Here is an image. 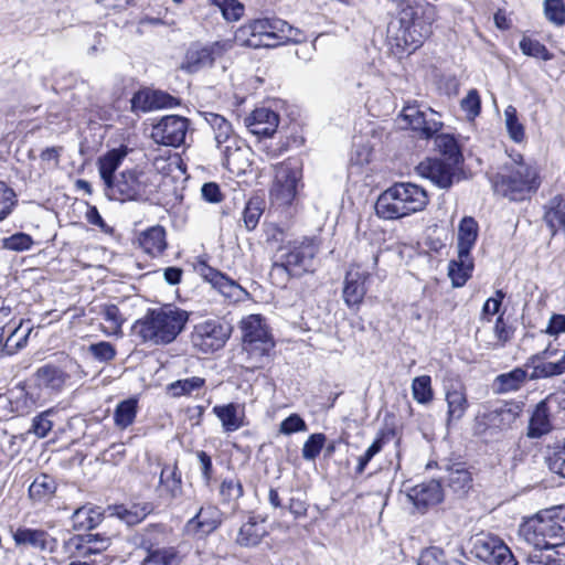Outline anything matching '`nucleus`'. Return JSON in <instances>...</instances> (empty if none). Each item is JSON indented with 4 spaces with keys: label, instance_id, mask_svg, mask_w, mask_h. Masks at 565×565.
<instances>
[{
    "label": "nucleus",
    "instance_id": "nucleus-54",
    "mask_svg": "<svg viewBox=\"0 0 565 565\" xmlns=\"http://www.w3.org/2000/svg\"><path fill=\"white\" fill-rule=\"evenodd\" d=\"M87 352L98 362L107 363L115 359L116 349L115 347L107 341H100L97 343H92L87 348Z\"/></svg>",
    "mask_w": 565,
    "mask_h": 565
},
{
    "label": "nucleus",
    "instance_id": "nucleus-26",
    "mask_svg": "<svg viewBox=\"0 0 565 565\" xmlns=\"http://www.w3.org/2000/svg\"><path fill=\"white\" fill-rule=\"evenodd\" d=\"M554 399L555 395L550 394L545 399L541 401L536 405L529 424L530 437H541L552 429L548 404Z\"/></svg>",
    "mask_w": 565,
    "mask_h": 565
},
{
    "label": "nucleus",
    "instance_id": "nucleus-47",
    "mask_svg": "<svg viewBox=\"0 0 565 565\" xmlns=\"http://www.w3.org/2000/svg\"><path fill=\"white\" fill-rule=\"evenodd\" d=\"M547 462L553 472L565 478V440L556 441L550 447Z\"/></svg>",
    "mask_w": 565,
    "mask_h": 565
},
{
    "label": "nucleus",
    "instance_id": "nucleus-40",
    "mask_svg": "<svg viewBox=\"0 0 565 565\" xmlns=\"http://www.w3.org/2000/svg\"><path fill=\"white\" fill-rule=\"evenodd\" d=\"M105 543L106 541L102 540L100 546H95L87 543L82 535H75L65 542V550L71 558H87L105 551Z\"/></svg>",
    "mask_w": 565,
    "mask_h": 565
},
{
    "label": "nucleus",
    "instance_id": "nucleus-2",
    "mask_svg": "<svg viewBox=\"0 0 565 565\" xmlns=\"http://www.w3.org/2000/svg\"><path fill=\"white\" fill-rule=\"evenodd\" d=\"M429 202L427 191L412 182H397L376 200V215L383 220H399L423 211Z\"/></svg>",
    "mask_w": 565,
    "mask_h": 565
},
{
    "label": "nucleus",
    "instance_id": "nucleus-44",
    "mask_svg": "<svg viewBox=\"0 0 565 565\" xmlns=\"http://www.w3.org/2000/svg\"><path fill=\"white\" fill-rule=\"evenodd\" d=\"M138 402L136 398H128L120 402L114 412V423L120 429H126L136 418Z\"/></svg>",
    "mask_w": 565,
    "mask_h": 565
},
{
    "label": "nucleus",
    "instance_id": "nucleus-59",
    "mask_svg": "<svg viewBox=\"0 0 565 565\" xmlns=\"http://www.w3.org/2000/svg\"><path fill=\"white\" fill-rule=\"evenodd\" d=\"M220 494L226 502L236 501L243 495V486L237 479H224L220 487Z\"/></svg>",
    "mask_w": 565,
    "mask_h": 565
},
{
    "label": "nucleus",
    "instance_id": "nucleus-46",
    "mask_svg": "<svg viewBox=\"0 0 565 565\" xmlns=\"http://www.w3.org/2000/svg\"><path fill=\"white\" fill-rule=\"evenodd\" d=\"M160 483L166 487V489L170 492L171 497L177 498L181 494L182 490V481L181 475L178 471L175 465L166 466L161 470L160 475Z\"/></svg>",
    "mask_w": 565,
    "mask_h": 565
},
{
    "label": "nucleus",
    "instance_id": "nucleus-52",
    "mask_svg": "<svg viewBox=\"0 0 565 565\" xmlns=\"http://www.w3.org/2000/svg\"><path fill=\"white\" fill-rule=\"evenodd\" d=\"M504 117L510 138L515 142H521L524 139V127L518 119L515 107L508 106L504 110Z\"/></svg>",
    "mask_w": 565,
    "mask_h": 565
},
{
    "label": "nucleus",
    "instance_id": "nucleus-9",
    "mask_svg": "<svg viewBox=\"0 0 565 565\" xmlns=\"http://www.w3.org/2000/svg\"><path fill=\"white\" fill-rule=\"evenodd\" d=\"M232 49L233 43L230 39L218 40L207 45L193 44L188 49L181 68L193 74L212 67Z\"/></svg>",
    "mask_w": 565,
    "mask_h": 565
},
{
    "label": "nucleus",
    "instance_id": "nucleus-51",
    "mask_svg": "<svg viewBox=\"0 0 565 565\" xmlns=\"http://www.w3.org/2000/svg\"><path fill=\"white\" fill-rule=\"evenodd\" d=\"M18 204L13 189L0 181V222L6 220Z\"/></svg>",
    "mask_w": 565,
    "mask_h": 565
},
{
    "label": "nucleus",
    "instance_id": "nucleus-13",
    "mask_svg": "<svg viewBox=\"0 0 565 565\" xmlns=\"http://www.w3.org/2000/svg\"><path fill=\"white\" fill-rule=\"evenodd\" d=\"M242 332L245 350L249 353L263 356L274 347L268 330L258 315H250L242 321Z\"/></svg>",
    "mask_w": 565,
    "mask_h": 565
},
{
    "label": "nucleus",
    "instance_id": "nucleus-30",
    "mask_svg": "<svg viewBox=\"0 0 565 565\" xmlns=\"http://www.w3.org/2000/svg\"><path fill=\"white\" fill-rule=\"evenodd\" d=\"M35 379L39 386L58 392L65 385L68 375L56 365L45 364L36 370Z\"/></svg>",
    "mask_w": 565,
    "mask_h": 565
},
{
    "label": "nucleus",
    "instance_id": "nucleus-34",
    "mask_svg": "<svg viewBox=\"0 0 565 565\" xmlns=\"http://www.w3.org/2000/svg\"><path fill=\"white\" fill-rule=\"evenodd\" d=\"M126 154V150L124 149H113L99 158L98 171L104 181L105 189H108L110 183L115 181L116 175H114V173L119 168Z\"/></svg>",
    "mask_w": 565,
    "mask_h": 565
},
{
    "label": "nucleus",
    "instance_id": "nucleus-8",
    "mask_svg": "<svg viewBox=\"0 0 565 565\" xmlns=\"http://www.w3.org/2000/svg\"><path fill=\"white\" fill-rule=\"evenodd\" d=\"M301 171L291 161L279 163L275 168V179L270 189V200L279 206L290 205L297 193Z\"/></svg>",
    "mask_w": 565,
    "mask_h": 565
},
{
    "label": "nucleus",
    "instance_id": "nucleus-24",
    "mask_svg": "<svg viewBox=\"0 0 565 565\" xmlns=\"http://www.w3.org/2000/svg\"><path fill=\"white\" fill-rule=\"evenodd\" d=\"M223 153L222 163L233 173L245 172L248 162V152L249 149L241 146V141L238 139L233 143L225 145L222 149H220Z\"/></svg>",
    "mask_w": 565,
    "mask_h": 565
},
{
    "label": "nucleus",
    "instance_id": "nucleus-1",
    "mask_svg": "<svg viewBox=\"0 0 565 565\" xmlns=\"http://www.w3.org/2000/svg\"><path fill=\"white\" fill-rule=\"evenodd\" d=\"M269 239L282 243L276 249L269 271L274 285L286 287L291 277H299L313 269L315 257L319 252V244L315 238L305 236L286 241L285 233L274 227Z\"/></svg>",
    "mask_w": 565,
    "mask_h": 565
},
{
    "label": "nucleus",
    "instance_id": "nucleus-10",
    "mask_svg": "<svg viewBox=\"0 0 565 565\" xmlns=\"http://www.w3.org/2000/svg\"><path fill=\"white\" fill-rule=\"evenodd\" d=\"M471 553L490 565H518L509 546L498 536L490 533L476 534L472 540Z\"/></svg>",
    "mask_w": 565,
    "mask_h": 565
},
{
    "label": "nucleus",
    "instance_id": "nucleus-32",
    "mask_svg": "<svg viewBox=\"0 0 565 565\" xmlns=\"http://www.w3.org/2000/svg\"><path fill=\"white\" fill-rule=\"evenodd\" d=\"M544 221L554 236L558 230L565 231V199L556 195L545 205Z\"/></svg>",
    "mask_w": 565,
    "mask_h": 565
},
{
    "label": "nucleus",
    "instance_id": "nucleus-15",
    "mask_svg": "<svg viewBox=\"0 0 565 565\" xmlns=\"http://www.w3.org/2000/svg\"><path fill=\"white\" fill-rule=\"evenodd\" d=\"M370 271L361 265H352L347 271L343 287V299L349 308L359 309L366 294L365 281Z\"/></svg>",
    "mask_w": 565,
    "mask_h": 565
},
{
    "label": "nucleus",
    "instance_id": "nucleus-60",
    "mask_svg": "<svg viewBox=\"0 0 565 565\" xmlns=\"http://www.w3.org/2000/svg\"><path fill=\"white\" fill-rule=\"evenodd\" d=\"M326 441L323 434H312L306 440L302 447V458L306 460H315L320 454Z\"/></svg>",
    "mask_w": 565,
    "mask_h": 565
},
{
    "label": "nucleus",
    "instance_id": "nucleus-3",
    "mask_svg": "<svg viewBox=\"0 0 565 565\" xmlns=\"http://www.w3.org/2000/svg\"><path fill=\"white\" fill-rule=\"evenodd\" d=\"M188 313L172 305L150 309L134 324V331L143 342L171 343L183 330Z\"/></svg>",
    "mask_w": 565,
    "mask_h": 565
},
{
    "label": "nucleus",
    "instance_id": "nucleus-35",
    "mask_svg": "<svg viewBox=\"0 0 565 565\" xmlns=\"http://www.w3.org/2000/svg\"><path fill=\"white\" fill-rule=\"evenodd\" d=\"M152 504L149 502L121 504L114 508V514L127 525H136L143 521L152 511Z\"/></svg>",
    "mask_w": 565,
    "mask_h": 565
},
{
    "label": "nucleus",
    "instance_id": "nucleus-58",
    "mask_svg": "<svg viewBox=\"0 0 565 565\" xmlns=\"http://www.w3.org/2000/svg\"><path fill=\"white\" fill-rule=\"evenodd\" d=\"M232 43H236L241 46L259 49L262 47V42L258 41L255 36V33L252 31L249 23H246L238 28L234 34V39L231 40Z\"/></svg>",
    "mask_w": 565,
    "mask_h": 565
},
{
    "label": "nucleus",
    "instance_id": "nucleus-14",
    "mask_svg": "<svg viewBox=\"0 0 565 565\" xmlns=\"http://www.w3.org/2000/svg\"><path fill=\"white\" fill-rule=\"evenodd\" d=\"M189 128L188 119L181 116H166L151 129V138L156 143L179 147L184 142Z\"/></svg>",
    "mask_w": 565,
    "mask_h": 565
},
{
    "label": "nucleus",
    "instance_id": "nucleus-38",
    "mask_svg": "<svg viewBox=\"0 0 565 565\" xmlns=\"http://www.w3.org/2000/svg\"><path fill=\"white\" fill-rule=\"evenodd\" d=\"M265 535L266 529L263 522H257L254 518H249V520L239 527L236 542L245 547L256 546Z\"/></svg>",
    "mask_w": 565,
    "mask_h": 565
},
{
    "label": "nucleus",
    "instance_id": "nucleus-4",
    "mask_svg": "<svg viewBox=\"0 0 565 565\" xmlns=\"http://www.w3.org/2000/svg\"><path fill=\"white\" fill-rule=\"evenodd\" d=\"M536 168L524 161L521 154L511 157L493 179V188L498 194L511 201H522L540 186Z\"/></svg>",
    "mask_w": 565,
    "mask_h": 565
},
{
    "label": "nucleus",
    "instance_id": "nucleus-11",
    "mask_svg": "<svg viewBox=\"0 0 565 565\" xmlns=\"http://www.w3.org/2000/svg\"><path fill=\"white\" fill-rule=\"evenodd\" d=\"M232 332L230 323L221 320H206L195 326L191 340L199 351L211 353L222 349Z\"/></svg>",
    "mask_w": 565,
    "mask_h": 565
},
{
    "label": "nucleus",
    "instance_id": "nucleus-61",
    "mask_svg": "<svg viewBox=\"0 0 565 565\" xmlns=\"http://www.w3.org/2000/svg\"><path fill=\"white\" fill-rule=\"evenodd\" d=\"M102 315L104 317V320L109 323L107 332L109 334L119 333L124 319L120 315L118 307L115 305L105 306Z\"/></svg>",
    "mask_w": 565,
    "mask_h": 565
},
{
    "label": "nucleus",
    "instance_id": "nucleus-6",
    "mask_svg": "<svg viewBox=\"0 0 565 565\" xmlns=\"http://www.w3.org/2000/svg\"><path fill=\"white\" fill-rule=\"evenodd\" d=\"M524 540L537 550H548L565 543V507L543 510L521 526Z\"/></svg>",
    "mask_w": 565,
    "mask_h": 565
},
{
    "label": "nucleus",
    "instance_id": "nucleus-22",
    "mask_svg": "<svg viewBox=\"0 0 565 565\" xmlns=\"http://www.w3.org/2000/svg\"><path fill=\"white\" fill-rule=\"evenodd\" d=\"M255 36L260 41L262 47H274L280 43L284 38L278 32H284L285 22L280 20L257 19L248 22Z\"/></svg>",
    "mask_w": 565,
    "mask_h": 565
},
{
    "label": "nucleus",
    "instance_id": "nucleus-19",
    "mask_svg": "<svg viewBox=\"0 0 565 565\" xmlns=\"http://www.w3.org/2000/svg\"><path fill=\"white\" fill-rule=\"evenodd\" d=\"M13 541L18 546H30L41 552L53 553L57 548L56 539L38 529L19 527L13 533Z\"/></svg>",
    "mask_w": 565,
    "mask_h": 565
},
{
    "label": "nucleus",
    "instance_id": "nucleus-20",
    "mask_svg": "<svg viewBox=\"0 0 565 565\" xmlns=\"http://www.w3.org/2000/svg\"><path fill=\"white\" fill-rule=\"evenodd\" d=\"M244 121L250 134L258 137H270L278 127L279 117L275 111L262 107L256 108Z\"/></svg>",
    "mask_w": 565,
    "mask_h": 565
},
{
    "label": "nucleus",
    "instance_id": "nucleus-31",
    "mask_svg": "<svg viewBox=\"0 0 565 565\" xmlns=\"http://www.w3.org/2000/svg\"><path fill=\"white\" fill-rule=\"evenodd\" d=\"M473 258L470 254H459L448 265V276L455 287H462L471 277L473 270Z\"/></svg>",
    "mask_w": 565,
    "mask_h": 565
},
{
    "label": "nucleus",
    "instance_id": "nucleus-55",
    "mask_svg": "<svg viewBox=\"0 0 565 565\" xmlns=\"http://www.w3.org/2000/svg\"><path fill=\"white\" fill-rule=\"evenodd\" d=\"M544 13L546 19L555 25L565 24V4L563 0H545Z\"/></svg>",
    "mask_w": 565,
    "mask_h": 565
},
{
    "label": "nucleus",
    "instance_id": "nucleus-53",
    "mask_svg": "<svg viewBox=\"0 0 565 565\" xmlns=\"http://www.w3.org/2000/svg\"><path fill=\"white\" fill-rule=\"evenodd\" d=\"M1 243L4 249L12 252H25L32 248L34 241L29 234L20 232L9 237H4Z\"/></svg>",
    "mask_w": 565,
    "mask_h": 565
},
{
    "label": "nucleus",
    "instance_id": "nucleus-62",
    "mask_svg": "<svg viewBox=\"0 0 565 565\" xmlns=\"http://www.w3.org/2000/svg\"><path fill=\"white\" fill-rule=\"evenodd\" d=\"M52 411H45L35 416L29 433L34 434L38 438H44L51 431L53 423L50 419Z\"/></svg>",
    "mask_w": 565,
    "mask_h": 565
},
{
    "label": "nucleus",
    "instance_id": "nucleus-25",
    "mask_svg": "<svg viewBox=\"0 0 565 565\" xmlns=\"http://www.w3.org/2000/svg\"><path fill=\"white\" fill-rule=\"evenodd\" d=\"M213 413L222 423L225 433H233L244 426L245 411L244 406L235 403L216 405Z\"/></svg>",
    "mask_w": 565,
    "mask_h": 565
},
{
    "label": "nucleus",
    "instance_id": "nucleus-16",
    "mask_svg": "<svg viewBox=\"0 0 565 565\" xmlns=\"http://www.w3.org/2000/svg\"><path fill=\"white\" fill-rule=\"evenodd\" d=\"M132 113H147L160 108H171L178 104L177 99L161 90L143 88L134 94L131 100Z\"/></svg>",
    "mask_w": 565,
    "mask_h": 565
},
{
    "label": "nucleus",
    "instance_id": "nucleus-39",
    "mask_svg": "<svg viewBox=\"0 0 565 565\" xmlns=\"http://www.w3.org/2000/svg\"><path fill=\"white\" fill-rule=\"evenodd\" d=\"M103 520V513L99 508L93 507H81L76 509L72 514L73 529L92 530L96 527Z\"/></svg>",
    "mask_w": 565,
    "mask_h": 565
},
{
    "label": "nucleus",
    "instance_id": "nucleus-29",
    "mask_svg": "<svg viewBox=\"0 0 565 565\" xmlns=\"http://www.w3.org/2000/svg\"><path fill=\"white\" fill-rule=\"evenodd\" d=\"M529 381L527 372L522 367L498 375L493 381V391L497 394L514 393L521 390Z\"/></svg>",
    "mask_w": 565,
    "mask_h": 565
},
{
    "label": "nucleus",
    "instance_id": "nucleus-43",
    "mask_svg": "<svg viewBox=\"0 0 565 565\" xmlns=\"http://www.w3.org/2000/svg\"><path fill=\"white\" fill-rule=\"evenodd\" d=\"M205 380L199 376H192L174 381L167 385V393L174 398L190 396L193 392L201 390Z\"/></svg>",
    "mask_w": 565,
    "mask_h": 565
},
{
    "label": "nucleus",
    "instance_id": "nucleus-7",
    "mask_svg": "<svg viewBox=\"0 0 565 565\" xmlns=\"http://www.w3.org/2000/svg\"><path fill=\"white\" fill-rule=\"evenodd\" d=\"M157 174L152 170L140 167L125 169L115 177L105 194L108 199L127 202L145 201L152 193L153 179Z\"/></svg>",
    "mask_w": 565,
    "mask_h": 565
},
{
    "label": "nucleus",
    "instance_id": "nucleus-49",
    "mask_svg": "<svg viewBox=\"0 0 565 565\" xmlns=\"http://www.w3.org/2000/svg\"><path fill=\"white\" fill-rule=\"evenodd\" d=\"M520 50L524 55L540 58L543 61H550L553 58V55L548 52L544 44L531 38L524 36L520 41Z\"/></svg>",
    "mask_w": 565,
    "mask_h": 565
},
{
    "label": "nucleus",
    "instance_id": "nucleus-27",
    "mask_svg": "<svg viewBox=\"0 0 565 565\" xmlns=\"http://www.w3.org/2000/svg\"><path fill=\"white\" fill-rule=\"evenodd\" d=\"M201 116L212 128L218 149H222L225 145L235 142V140L238 139L233 132L232 125L223 116L209 111L201 113Z\"/></svg>",
    "mask_w": 565,
    "mask_h": 565
},
{
    "label": "nucleus",
    "instance_id": "nucleus-48",
    "mask_svg": "<svg viewBox=\"0 0 565 565\" xmlns=\"http://www.w3.org/2000/svg\"><path fill=\"white\" fill-rule=\"evenodd\" d=\"M535 377L547 379L565 374V350L556 361L543 362L535 366Z\"/></svg>",
    "mask_w": 565,
    "mask_h": 565
},
{
    "label": "nucleus",
    "instance_id": "nucleus-41",
    "mask_svg": "<svg viewBox=\"0 0 565 565\" xmlns=\"http://www.w3.org/2000/svg\"><path fill=\"white\" fill-rule=\"evenodd\" d=\"M30 327H23L20 322L18 326L8 324V334L4 341V355H12L25 347Z\"/></svg>",
    "mask_w": 565,
    "mask_h": 565
},
{
    "label": "nucleus",
    "instance_id": "nucleus-12",
    "mask_svg": "<svg viewBox=\"0 0 565 565\" xmlns=\"http://www.w3.org/2000/svg\"><path fill=\"white\" fill-rule=\"evenodd\" d=\"M437 117L438 114L430 108L422 110L417 104H408L403 107L398 124L403 128L420 132L425 138H431L443 127V122Z\"/></svg>",
    "mask_w": 565,
    "mask_h": 565
},
{
    "label": "nucleus",
    "instance_id": "nucleus-28",
    "mask_svg": "<svg viewBox=\"0 0 565 565\" xmlns=\"http://www.w3.org/2000/svg\"><path fill=\"white\" fill-rule=\"evenodd\" d=\"M518 413L514 409L502 405L486 412L481 417V423L487 429L504 430L511 427Z\"/></svg>",
    "mask_w": 565,
    "mask_h": 565
},
{
    "label": "nucleus",
    "instance_id": "nucleus-50",
    "mask_svg": "<svg viewBox=\"0 0 565 565\" xmlns=\"http://www.w3.org/2000/svg\"><path fill=\"white\" fill-rule=\"evenodd\" d=\"M191 522H196L199 527L205 529V531L210 532L221 524V519L217 509L209 507L201 508Z\"/></svg>",
    "mask_w": 565,
    "mask_h": 565
},
{
    "label": "nucleus",
    "instance_id": "nucleus-5",
    "mask_svg": "<svg viewBox=\"0 0 565 565\" xmlns=\"http://www.w3.org/2000/svg\"><path fill=\"white\" fill-rule=\"evenodd\" d=\"M436 20V7L430 3L404 10L391 41L402 52L412 53L430 36Z\"/></svg>",
    "mask_w": 565,
    "mask_h": 565
},
{
    "label": "nucleus",
    "instance_id": "nucleus-42",
    "mask_svg": "<svg viewBox=\"0 0 565 565\" xmlns=\"http://www.w3.org/2000/svg\"><path fill=\"white\" fill-rule=\"evenodd\" d=\"M514 329L507 323L501 313L493 326V337L491 340H483L487 349L503 348L513 337Z\"/></svg>",
    "mask_w": 565,
    "mask_h": 565
},
{
    "label": "nucleus",
    "instance_id": "nucleus-37",
    "mask_svg": "<svg viewBox=\"0 0 565 565\" xmlns=\"http://www.w3.org/2000/svg\"><path fill=\"white\" fill-rule=\"evenodd\" d=\"M140 247L151 256L160 255L167 247L166 231L162 226H153L139 237Z\"/></svg>",
    "mask_w": 565,
    "mask_h": 565
},
{
    "label": "nucleus",
    "instance_id": "nucleus-57",
    "mask_svg": "<svg viewBox=\"0 0 565 565\" xmlns=\"http://www.w3.org/2000/svg\"><path fill=\"white\" fill-rule=\"evenodd\" d=\"M471 473L466 469L450 471L448 484L455 492L465 493L471 487Z\"/></svg>",
    "mask_w": 565,
    "mask_h": 565
},
{
    "label": "nucleus",
    "instance_id": "nucleus-17",
    "mask_svg": "<svg viewBox=\"0 0 565 565\" xmlns=\"http://www.w3.org/2000/svg\"><path fill=\"white\" fill-rule=\"evenodd\" d=\"M405 491L407 500L418 510H425L430 505L438 504L444 498L441 484L435 479L406 488Z\"/></svg>",
    "mask_w": 565,
    "mask_h": 565
},
{
    "label": "nucleus",
    "instance_id": "nucleus-23",
    "mask_svg": "<svg viewBox=\"0 0 565 565\" xmlns=\"http://www.w3.org/2000/svg\"><path fill=\"white\" fill-rule=\"evenodd\" d=\"M201 276L226 298L237 299L242 291L241 286L235 280L212 267L204 266L201 269Z\"/></svg>",
    "mask_w": 565,
    "mask_h": 565
},
{
    "label": "nucleus",
    "instance_id": "nucleus-36",
    "mask_svg": "<svg viewBox=\"0 0 565 565\" xmlns=\"http://www.w3.org/2000/svg\"><path fill=\"white\" fill-rule=\"evenodd\" d=\"M478 237V223L473 217H463L458 226L457 248L459 254H470Z\"/></svg>",
    "mask_w": 565,
    "mask_h": 565
},
{
    "label": "nucleus",
    "instance_id": "nucleus-63",
    "mask_svg": "<svg viewBox=\"0 0 565 565\" xmlns=\"http://www.w3.org/2000/svg\"><path fill=\"white\" fill-rule=\"evenodd\" d=\"M262 214L260 203L254 200L248 201L243 212L245 227L253 231L257 226Z\"/></svg>",
    "mask_w": 565,
    "mask_h": 565
},
{
    "label": "nucleus",
    "instance_id": "nucleus-21",
    "mask_svg": "<svg viewBox=\"0 0 565 565\" xmlns=\"http://www.w3.org/2000/svg\"><path fill=\"white\" fill-rule=\"evenodd\" d=\"M445 398L447 403V425L449 426L454 422H459L469 407L466 387L460 383L447 386Z\"/></svg>",
    "mask_w": 565,
    "mask_h": 565
},
{
    "label": "nucleus",
    "instance_id": "nucleus-45",
    "mask_svg": "<svg viewBox=\"0 0 565 565\" xmlns=\"http://www.w3.org/2000/svg\"><path fill=\"white\" fill-rule=\"evenodd\" d=\"M413 398L422 405H427L434 399L431 379L429 375L416 376L412 382Z\"/></svg>",
    "mask_w": 565,
    "mask_h": 565
},
{
    "label": "nucleus",
    "instance_id": "nucleus-18",
    "mask_svg": "<svg viewBox=\"0 0 565 565\" xmlns=\"http://www.w3.org/2000/svg\"><path fill=\"white\" fill-rule=\"evenodd\" d=\"M417 170L422 177L429 179L441 189H448L454 183L455 168L443 160L427 159L419 163Z\"/></svg>",
    "mask_w": 565,
    "mask_h": 565
},
{
    "label": "nucleus",
    "instance_id": "nucleus-33",
    "mask_svg": "<svg viewBox=\"0 0 565 565\" xmlns=\"http://www.w3.org/2000/svg\"><path fill=\"white\" fill-rule=\"evenodd\" d=\"M55 491V480L47 475H40L29 487V498L33 504L46 503L54 497Z\"/></svg>",
    "mask_w": 565,
    "mask_h": 565
},
{
    "label": "nucleus",
    "instance_id": "nucleus-56",
    "mask_svg": "<svg viewBox=\"0 0 565 565\" xmlns=\"http://www.w3.org/2000/svg\"><path fill=\"white\" fill-rule=\"evenodd\" d=\"M435 143L443 154L447 156L451 160L458 161L460 151L457 141L452 136L448 134L437 135Z\"/></svg>",
    "mask_w": 565,
    "mask_h": 565
},
{
    "label": "nucleus",
    "instance_id": "nucleus-64",
    "mask_svg": "<svg viewBox=\"0 0 565 565\" xmlns=\"http://www.w3.org/2000/svg\"><path fill=\"white\" fill-rule=\"evenodd\" d=\"M445 563L444 552L439 547L430 546L420 553L417 565H445Z\"/></svg>",
    "mask_w": 565,
    "mask_h": 565
}]
</instances>
